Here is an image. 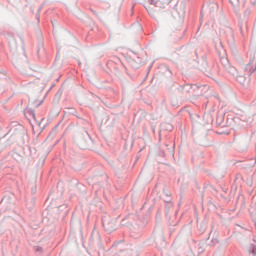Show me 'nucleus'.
Here are the masks:
<instances>
[{
    "instance_id": "7ed1b4c3",
    "label": "nucleus",
    "mask_w": 256,
    "mask_h": 256,
    "mask_svg": "<svg viewBox=\"0 0 256 256\" xmlns=\"http://www.w3.org/2000/svg\"><path fill=\"white\" fill-rule=\"evenodd\" d=\"M248 251H249V253H252V256H255L256 255V245L255 244H251L249 246Z\"/></svg>"
},
{
    "instance_id": "39448f33",
    "label": "nucleus",
    "mask_w": 256,
    "mask_h": 256,
    "mask_svg": "<svg viewBox=\"0 0 256 256\" xmlns=\"http://www.w3.org/2000/svg\"><path fill=\"white\" fill-rule=\"evenodd\" d=\"M230 3H231L232 5H235V4L233 3V1H231V0H230Z\"/></svg>"
},
{
    "instance_id": "0eeeda50",
    "label": "nucleus",
    "mask_w": 256,
    "mask_h": 256,
    "mask_svg": "<svg viewBox=\"0 0 256 256\" xmlns=\"http://www.w3.org/2000/svg\"><path fill=\"white\" fill-rule=\"evenodd\" d=\"M236 3H239V0H236Z\"/></svg>"
},
{
    "instance_id": "f257e3e1",
    "label": "nucleus",
    "mask_w": 256,
    "mask_h": 256,
    "mask_svg": "<svg viewBox=\"0 0 256 256\" xmlns=\"http://www.w3.org/2000/svg\"><path fill=\"white\" fill-rule=\"evenodd\" d=\"M148 3L150 5H154V7L163 8L165 7V5H169L171 3V0H148Z\"/></svg>"
},
{
    "instance_id": "423d86ee",
    "label": "nucleus",
    "mask_w": 256,
    "mask_h": 256,
    "mask_svg": "<svg viewBox=\"0 0 256 256\" xmlns=\"http://www.w3.org/2000/svg\"><path fill=\"white\" fill-rule=\"evenodd\" d=\"M253 241H254V243H256V239L255 238L253 239Z\"/></svg>"
},
{
    "instance_id": "f03ea898",
    "label": "nucleus",
    "mask_w": 256,
    "mask_h": 256,
    "mask_svg": "<svg viewBox=\"0 0 256 256\" xmlns=\"http://www.w3.org/2000/svg\"><path fill=\"white\" fill-rule=\"evenodd\" d=\"M246 71H248L249 75H253L256 71V65L253 64V62H250L248 65H246Z\"/></svg>"
},
{
    "instance_id": "20e7f679",
    "label": "nucleus",
    "mask_w": 256,
    "mask_h": 256,
    "mask_svg": "<svg viewBox=\"0 0 256 256\" xmlns=\"http://www.w3.org/2000/svg\"><path fill=\"white\" fill-rule=\"evenodd\" d=\"M35 251H36L37 253H43V248L40 247V246H36V247H35Z\"/></svg>"
}]
</instances>
